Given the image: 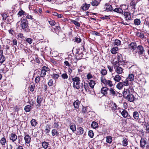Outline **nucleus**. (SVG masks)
Here are the masks:
<instances>
[{"mask_svg":"<svg viewBox=\"0 0 149 149\" xmlns=\"http://www.w3.org/2000/svg\"><path fill=\"white\" fill-rule=\"evenodd\" d=\"M81 89L82 88V91L83 90V87H84L85 90L86 92H89L90 91L89 86L87 83H84V85H83V83L81 84Z\"/></svg>","mask_w":149,"mask_h":149,"instance_id":"f8f14e48","label":"nucleus"},{"mask_svg":"<svg viewBox=\"0 0 149 149\" xmlns=\"http://www.w3.org/2000/svg\"><path fill=\"white\" fill-rule=\"evenodd\" d=\"M25 41L29 44H31L32 43L33 40L30 38H28L26 39Z\"/></svg>","mask_w":149,"mask_h":149,"instance_id":"5fc2aeb1","label":"nucleus"},{"mask_svg":"<svg viewBox=\"0 0 149 149\" xmlns=\"http://www.w3.org/2000/svg\"><path fill=\"white\" fill-rule=\"evenodd\" d=\"M24 13L25 12L24 11L22 10L19 11L17 14V15L20 16H21L22 15H24Z\"/></svg>","mask_w":149,"mask_h":149,"instance_id":"680f3d73","label":"nucleus"},{"mask_svg":"<svg viewBox=\"0 0 149 149\" xmlns=\"http://www.w3.org/2000/svg\"><path fill=\"white\" fill-rule=\"evenodd\" d=\"M0 53H1V56L0 58V63L2 64L5 60V57L3 55V50H0Z\"/></svg>","mask_w":149,"mask_h":149,"instance_id":"dca6fc26","label":"nucleus"},{"mask_svg":"<svg viewBox=\"0 0 149 149\" xmlns=\"http://www.w3.org/2000/svg\"><path fill=\"white\" fill-rule=\"evenodd\" d=\"M122 83V84L123 86H128L130 84V83L127 79H125L124 81L122 80V81H120Z\"/></svg>","mask_w":149,"mask_h":149,"instance_id":"b1692460","label":"nucleus"},{"mask_svg":"<svg viewBox=\"0 0 149 149\" xmlns=\"http://www.w3.org/2000/svg\"><path fill=\"white\" fill-rule=\"evenodd\" d=\"M6 139L4 137H3L0 140V143L2 145H4L6 142Z\"/></svg>","mask_w":149,"mask_h":149,"instance_id":"603ef678","label":"nucleus"},{"mask_svg":"<svg viewBox=\"0 0 149 149\" xmlns=\"http://www.w3.org/2000/svg\"><path fill=\"white\" fill-rule=\"evenodd\" d=\"M94 133L93 132L92 130H90L88 133V136L91 138H93L94 136Z\"/></svg>","mask_w":149,"mask_h":149,"instance_id":"6e6d98bb","label":"nucleus"},{"mask_svg":"<svg viewBox=\"0 0 149 149\" xmlns=\"http://www.w3.org/2000/svg\"><path fill=\"white\" fill-rule=\"evenodd\" d=\"M137 46L135 42H132L128 45V47L130 49H132V52L134 53L135 49L137 48Z\"/></svg>","mask_w":149,"mask_h":149,"instance_id":"39448f33","label":"nucleus"},{"mask_svg":"<svg viewBox=\"0 0 149 149\" xmlns=\"http://www.w3.org/2000/svg\"><path fill=\"white\" fill-rule=\"evenodd\" d=\"M112 141V137L110 136H107L106 137V142L109 143H111Z\"/></svg>","mask_w":149,"mask_h":149,"instance_id":"2f4dec72","label":"nucleus"},{"mask_svg":"<svg viewBox=\"0 0 149 149\" xmlns=\"http://www.w3.org/2000/svg\"><path fill=\"white\" fill-rule=\"evenodd\" d=\"M113 11L115 12L120 13H121L123 12L122 10L119 8H116L113 9Z\"/></svg>","mask_w":149,"mask_h":149,"instance_id":"c9c22d12","label":"nucleus"},{"mask_svg":"<svg viewBox=\"0 0 149 149\" xmlns=\"http://www.w3.org/2000/svg\"><path fill=\"white\" fill-rule=\"evenodd\" d=\"M145 50L142 45H139L137 47L136 50L135 51L134 54H136L138 53V54L140 56L143 55L145 53Z\"/></svg>","mask_w":149,"mask_h":149,"instance_id":"7ed1b4c3","label":"nucleus"},{"mask_svg":"<svg viewBox=\"0 0 149 149\" xmlns=\"http://www.w3.org/2000/svg\"><path fill=\"white\" fill-rule=\"evenodd\" d=\"M136 4L134 0L132 1L130 3V5L131 8L134 9H136Z\"/></svg>","mask_w":149,"mask_h":149,"instance_id":"ea45409f","label":"nucleus"},{"mask_svg":"<svg viewBox=\"0 0 149 149\" xmlns=\"http://www.w3.org/2000/svg\"><path fill=\"white\" fill-rule=\"evenodd\" d=\"M121 114L125 118H127L128 115L127 112L125 110H123L121 112Z\"/></svg>","mask_w":149,"mask_h":149,"instance_id":"4be33fe9","label":"nucleus"},{"mask_svg":"<svg viewBox=\"0 0 149 149\" xmlns=\"http://www.w3.org/2000/svg\"><path fill=\"white\" fill-rule=\"evenodd\" d=\"M107 67L110 72H111L113 71V66L108 65L107 66Z\"/></svg>","mask_w":149,"mask_h":149,"instance_id":"338daca9","label":"nucleus"},{"mask_svg":"<svg viewBox=\"0 0 149 149\" xmlns=\"http://www.w3.org/2000/svg\"><path fill=\"white\" fill-rule=\"evenodd\" d=\"M61 77L63 79H66L68 78V76L66 73H63L61 75Z\"/></svg>","mask_w":149,"mask_h":149,"instance_id":"13d9d810","label":"nucleus"},{"mask_svg":"<svg viewBox=\"0 0 149 149\" xmlns=\"http://www.w3.org/2000/svg\"><path fill=\"white\" fill-rule=\"evenodd\" d=\"M108 89L109 88L106 87H103L101 89V92L104 95H107L108 93L107 91L108 90Z\"/></svg>","mask_w":149,"mask_h":149,"instance_id":"f3484780","label":"nucleus"},{"mask_svg":"<svg viewBox=\"0 0 149 149\" xmlns=\"http://www.w3.org/2000/svg\"><path fill=\"white\" fill-rule=\"evenodd\" d=\"M144 23L147 24H149V17H147L145 19Z\"/></svg>","mask_w":149,"mask_h":149,"instance_id":"774afa93","label":"nucleus"},{"mask_svg":"<svg viewBox=\"0 0 149 149\" xmlns=\"http://www.w3.org/2000/svg\"><path fill=\"white\" fill-rule=\"evenodd\" d=\"M42 100V97L41 95H39L38 96L37 98V102L38 104L37 105V107H39L40 106V104L41 103Z\"/></svg>","mask_w":149,"mask_h":149,"instance_id":"ddd939ff","label":"nucleus"},{"mask_svg":"<svg viewBox=\"0 0 149 149\" xmlns=\"http://www.w3.org/2000/svg\"><path fill=\"white\" fill-rule=\"evenodd\" d=\"M134 76L133 74L131 73L129 74L128 79L131 81H133L134 79Z\"/></svg>","mask_w":149,"mask_h":149,"instance_id":"473e14b6","label":"nucleus"},{"mask_svg":"<svg viewBox=\"0 0 149 149\" xmlns=\"http://www.w3.org/2000/svg\"><path fill=\"white\" fill-rule=\"evenodd\" d=\"M49 143L48 142H46L45 141H44L42 142V146L43 148H44L45 149H46L48 147H49Z\"/></svg>","mask_w":149,"mask_h":149,"instance_id":"a878e982","label":"nucleus"},{"mask_svg":"<svg viewBox=\"0 0 149 149\" xmlns=\"http://www.w3.org/2000/svg\"><path fill=\"white\" fill-rule=\"evenodd\" d=\"M117 107L116 104L115 103H113L112 107V110L113 111H115L117 109Z\"/></svg>","mask_w":149,"mask_h":149,"instance_id":"e2e57ef3","label":"nucleus"},{"mask_svg":"<svg viewBox=\"0 0 149 149\" xmlns=\"http://www.w3.org/2000/svg\"><path fill=\"white\" fill-rule=\"evenodd\" d=\"M31 106L30 105H27L25 107L24 110L26 112H28L31 110Z\"/></svg>","mask_w":149,"mask_h":149,"instance_id":"3c124183","label":"nucleus"},{"mask_svg":"<svg viewBox=\"0 0 149 149\" xmlns=\"http://www.w3.org/2000/svg\"><path fill=\"white\" fill-rule=\"evenodd\" d=\"M126 98L129 101L132 102L134 101V95L131 93L128 97H126Z\"/></svg>","mask_w":149,"mask_h":149,"instance_id":"412c9836","label":"nucleus"},{"mask_svg":"<svg viewBox=\"0 0 149 149\" xmlns=\"http://www.w3.org/2000/svg\"><path fill=\"white\" fill-rule=\"evenodd\" d=\"M73 82V87L77 90L79 89L81 87V85L80 84V78L77 77H73L72 79Z\"/></svg>","mask_w":149,"mask_h":149,"instance_id":"f257e3e1","label":"nucleus"},{"mask_svg":"<svg viewBox=\"0 0 149 149\" xmlns=\"http://www.w3.org/2000/svg\"><path fill=\"white\" fill-rule=\"evenodd\" d=\"M70 128L73 132H74L76 130V126L74 125H71L70 126Z\"/></svg>","mask_w":149,"mask_h":149,"instance_id":"864d4df0","label":"nucleus"},{"mask_svg":"<svg viewBox=\"0 0 149 149\" xmlns=\"http://www.w3.org/2000/svg\"><path fill=\"white\" fill-rule=\"evenodd\" d=\"M106 9V10L109 11H111L113 9V8L112 7V6L111 5L109 4H107L105 5Z\"/></svg>","mask_w":149,"mask_h":149,"instance_id":"bb28decb","label":"nucleus"},{"mask_svg":"<svg viewBox=\"0 0 149 149\" xmlns=\"http://www.w3.org/2000/svg\"><path fill=\"white\" fill-rule=\"evenodd\" d=\"M61 126V124L60 123H54V127H55L59 128Z\"/></svg>","mask_w":149,"mask_h":149,"instance_id":"4d7b16f0","label":"nucleus"},{"mask_svg":"<svg viewBox=\"0 0 149 149\" xmlns=\"http://www.w3.org/2000/svg\"><path fill=\"white\" fill-rule=\"evenodd\" d=\"M118 82V83L116 85V87L118 89L120 90L122 88L123 86L122 84V83H121L120 81Z\"/></svg>","mask_w":149,"mask_h":149,"instance_id":"79ce46f5","label":"nucleus"},{"mask_svg":"<svg viewBox=\"0 0 149 149\" xmlns=\"http://www.w3.org/2000/svg\"><path fill=\"white\" fill-rule=\"evenodd\" d=\"M35 85L33 83H31L30 84L29 89L31 91L33 92L34 91Z\"/></svg>","mask_w":149,"mask_h":149,"instance_id":"4c0bfd02","label":"nucleus"},{"mask_svg":"<svg viewBox=\"0 0 149 149\" xmlns=\"http://www.w3.org/2000/svg\"><path fill=\"white\" fill-rule=\"evenodd\" d=\"M134 24L135 25L138 26L139 25L141 24V21L140 19H136L134 21Z\"/></svg>","mask_w":149,"mask_h":149,"instance_id":"cd10ccee","label":"nucleus"},{"mask_svg":"<svg viewBox=\"0 0 149 149\" xmlns=\"http://www.w3.org/2000/svg\"><path fill=\"white\" fill-rule=\"evenodd\" d=\"M52 77L54 79H58L59 77L58 74L53 73L52 75Z\"/></svg>","mask_w":149,"mask_h":149,"instance_id":"052dcab7","label":"nucleus"},{"mask_svg":"<svg viewBox=\"0 0 149 149\" xmlns=\"http://www.w3.org/2000/svg\"><path fill=\"white\" fill-rule=\"evenodd\" d=\"M133 116L134 118L136 120H137L139 118V114L137 111H135L133 112Z\"/></svg>","mask_w":149,"mask_h":149,"instance_id":"e433bc0d","label":"nucleus"},{"mask_svg":"<svg viewBox=\"0 0 149 149\" xmlns=\"http://www.w3.org/2000/svg\"><path fill=\"white\" fill-rule=\"evenodd\" d=\"M101 82L103 83L106 86L112 87L113 86L112 81L106 79L104 77L102 76L100 78Z\"/></svg>","mask_w":149,"mask_h":149,"instance_id":"f03ea898","label":"nucleus"},{"mask_svg":"<svg viewBox=\"0 0 149 149\" xmlns=\"http://www.w3.org/2000/svg\"><path fill=\"white\" fill-rule=\"evenodd\" d=\"M90 6V4H84L81 7V8L83 10L86 11L88 9Z\"/></svg>","mask_w":149,"mask_h":149,"instance_id":"a211bd4d","label":"nucleus"},{"mask_svg":"<svg viewBox=\"0 0 149 149\" xmlns=\"http://www.w3.org/2000/svg\"><path fill=\"white\" fill-rule=\"evenodd\" d=\"M52 133L53 136H56L58 134V133L57 132L56 130L55 129H53L52 130Z\"/></svg>","mask_w":149,"mask_h":149,"instance_id":"49530a36","label":"nucleus"},{"mask_svg":"<svg viewBox=\"0 0 149 149\" xmlns=\"http://www.w3.org/2000/svg\"><path fill=\"white\" fill-rule=\"evenodd\" d=\"M123 96L125 98L128 97L131 94L129 89L125 88L124 89V91H123Z\"/></svg>","mask_w":149,"mask_h":149,"instance_id":"6e6552de","label":"nucleus"},{"mask_svg":"<svg viewBox=\"0 0 149 149\" xmlns=\"http://www.w3.org/2000/svg\"><path fill=\"white\" fill-rule=\"evenodd\" d=\"M117 60L120 61V62H121L123 60L122 58V55L120 54H117Z\"/></svg>","mask_w":149,"mask_h":149,"instance_id":"8fccbe9b","label":"nucleus"},{"mask_svg":"<svg viewBox=\"0 0 149 149\" xmlns=\"http://www.w3.org/2000/svg\"><path fill=\"white\" fill-rule=\"evenodd\" d=\"M128 139L126 138H123L122 141V145L123 146H126L128 145Z\"/></svg>","mask_w":149,"mask_h":149,"instance_id":"393cba45","label":"nucleus"},{"mask_svg":"<svg viewBox=\"0 0 149 149\" xmlns=\"http://www.w3.org/2000/svg\"><path fill=\"white\" fill-rule=\"evenodd\" d=\"M73 105L75 109H78L79 105V100H76L73 103Z\"/></svg>","mask_w":149,"mask_h":149,"instance_id":"5701e85b","label":"nucleus"},{"mask_svg":"<svg viewBox=\"0 0 149 149\" xmlns=\"http://www.w3.org/2000/svg\"><path fill=\"white\" fill-rule=\"evenodd\" d=\"M17 139V135L14 133H12L10 135V140L12 141L13 142L15 141Z\"/></svg>","mask_w":149,"mask_h":149,"instance_id":"2eb2a0df","label":"nucleus"},{"mask_svg":"<svg viewBox=\"0 0 149 149\" xmlns=\"http://www.w3.org/2000/svg\"><path fill=\"white\" fill-rule=\"evenodd\" d=\"M49 24L52 26L55 25L56 24L55 22L52 20H50V21H49Z\"/></svg>","mask_w":149,"mask_h":149,"instance_id":"bf43d9fd","label":"nucleus"},{"mask_svg":"<svg viewBox=\"0 0 149 149\" xmlns=\"http://www.w3.org/2000/svg\"><path fill=\"white\" fill-rule=\"evenodd\" d=\"M89 84L90 87L92 88H94V86L95 84L94 81L93 80H91Z\"/></svg>","mask_w":149,"mask_h":149,"instance_id":"a19ab883","label":"nucleus"},{"mask_svg":"<svg viewBox=\"0 0 149 149\" xmlns=\"http://www.w3.org/2000/svg\"><path fill=\"white\" fill-rule=\"evenodd\" d=\"M31 123L32 126L35 127L37 124V122L36 120L32 119L31 121Z\"/></svg>","mask_w":149,"mask_h":149,"instance_id":"09e8293b","label":"nucleus"},{"mask_svg":"<svg viewBox=\"0 0 149 149\" xmlns=\"http://www.w3.org/2000/svg\"><path fill=\"white\" fill-rule=\"evenodd\" d=\"M24 139L26 145H28V144H30L31 141V139L29 134H25L24 138Z\"/></svg>","mask_w":149,"mask_h":149,"instance_id":"423d86ee","label":"nucleus"},{"mask_svg":"<svg viewBox=\"0 0 149 149\" xmlns=\"http://www.w3.org/2000/svg\"><path fill=\"white\" fill-rule=\"evenodd\" d=\"M77 134L78 135H81L84 133V130L83 128L81 127H80L77 129Z\"/></svg>","mask_w":149,"mask_h":149,"instance_id":"6ab92c4d","label":"nucleus"},{"mask_svg":"<svg viewBox=\"0 0 149 149\" xmlns=\"http://www.w3.org/2000/svg\"><path fill=\"white\" fill-rule=\"evenodd\" d=\"M91 5L93 6H97L99 5L100 3L97 1L95 0L91 2Z\"/></svg>","mask_w":149,"mask_h":149,"instance_id":"c03bdc74","label":"nucleus"},{"mask_svg":"<svg viewBox=\"0 0 149 149\" xmlns=\"http://www.w3.org/2000/svg\"><path fill=\"white\" fill-rule=\"evenodd\" d=\"M40 80V77L39 76L36 77L35 79V81L36 83H38Z\"/></svg>","mask_w":149,"mask_h":149,"instance_id":"0e129e2a","label":"nucleus"},{"mask_svg":"<svg viewBox=\"0 0 149 149\" xmlns=\"http://www.w3.org/2000/svg\"><path fill=\"white\" fill-rule=\"evenodd\" d=\"M1 15L3 17V20L4 21H5L8 17L7 14L6 13H2L1 14Z\"/></svg>","mask_w":149,"mask_h":149,"instance_id":"de8ad7c7","label":"nucleus"},{"mask_svg":"<svg viewBox=\"0 0 149 149\" xmlns=\"http://www.w3.org/2000/svg\"><path fill=\"white\" fill-rule=\"evenodd\" d=\"M121 44V41L119 40L116 39L115 40L114 42L113 43V45L114 46L116 45L118 46L120 45Z\"/></svg>","mask_w":149,"mask_h":149,"instance_id":"72a5a7b5","label":"nucleus"},{"mask_svg":"<svg viewBox=\"0 0 149 149\" xmlns=\"http://www.w3.org/2000/svg\"><path fill=\"white\" fill-rule=\"evenodd\" d=\"M122 76L119 75V74H117L115 75L114 76H112V77L113 78V80L116 81V82H119L121 80Z\"/></svg>","mask_w":149,"mask_h":149,"instance_id":"9d476101","label":"nucleus"},{"mask_svg":"<svg viewBox=\"0 0 149 149\" xmlns=\"http://www.w3.org/2000/svg\"><path fill=\"white\" fill-rule=\"evenodd\" d=\"M114 68L115 70V72L118 74H121L123 72V68L119 66L114 67Z\"/></svg>","mask_w":149,"mask_h":149,"instance_id":"9b49d317","label":"nucleus"},{"mask_svg":"<svg viewBox=\"0 0 149 149\" xmlns=\"http://www.w3.org/2000/svg\"><path fill=\"white\" fill-rule=\"evenodd\" d=\"M21 26L23 29H25L28 26V22L25 19H23L21 21Z\"/></svg>","mask_w":149,"mask_h":149,"instance_id":"0eeeda50","label":"nucleus"},{"mask_svg":"<svg viewBox=\"0 0 149 149\" xmlns=\"http://www.w3.org/2000/svg\"><path fill=\"white\" fill-rule=\"evenodd\" d=\"M120 62V61H119L118 60H117V61H113V68H114V67L119 66V65H120L119 62Z\"/></svg>","mask_w":149,"mask_h":149,"instance_id":"58836bf2","label":"nucleus"},{"mask_svg":"<svg viewBox=\"0 0 149 149\" xmlns=\"http://www.w3.org/2000/svg\"><path fill=\"white\" fill-rule=\"evenodd\" d=\"M127 118L129 120L128 121L129 122V123L131 124H133L134 120L133 118H132L129 115H128V117Z\"/></svg>","mask_w":149,"mask_h":149,"instance_id":"c756f323","label":"nucleus"},{"mask_svg":"<svg viewBox=\"0 0 149 149\" xmlns=\"http://www.w3.org/2000/svg\"><path fill=\"white\" fill-rule=\"evenodd\" d=\"M123 14L125 16L126 20H130L131 19V15L130 13L124 12Z\"/></svg>","mask_w":149,"mask_h":149,"instance_id":"4468645a","label":"nucleus"},{"mask_svg":"<svg viewBox=\"0 0 149 149\" xmlns=\"http://www.w3.org/2000/svg\"><path fill=\"white\" fill-rule=\"evenodd\" d=\"M146 128V130L147 132L149 133V123H147L145 125Z\"/></svg>","mask_w":149,"mask_h":149,"instance_id":"69168bd1","label":"nucleus"},{"mask_svg":"<svg viewBox=\"0 0 149 149\" xmlns=\"http://www.w3.org/2000/svg\"><path fill=\"white\" fill-rule=\"evenodd\" d=\"M118 50V48L117 47H113L111 49V52L113 54H116Z\"/></svg>","mask_w":149,"mask_h":149,"instance_id":"aec40b11","label":"nucleus"},{"mask_svg":"<svg viewBox=\"0 0 149 149\" xmlns=\"http://www.w3.org/2000/svg\"><path fill=\"white\" fill-rule=\"evenodd\" d=\"M100 73L103 76L106 75L107 74V71L106 69H102L100 71Z\"/></svg>","mask_w":149,"mask_h":149,"instance_id":"a18cd8bd","label":"nucleus"},{"mask_svg":"<svg viewBox=\"0 0 149 149\" xmlns=\"http://www.w3.org/2000/svg\"><path fill=\"white\" fill-rule=\"evenodd\" d=\"M74 24L76 27H79L80 26L79 23L78 22L74 20H72L71 21Z\"/></svg>","mask_w":149,"mask_h":149,"instance_id":"37998d69","label":"nucleus"},{"mask_svg":"<svg viewBox=\"0 0 149 149\" xmlns=\"http://www.w3.org/2000/svg\"><path fill=\"white\" fill-rule=\"evenodd\" d=\"M108 91H109V95H111L113 96H116V94L118 93L113 88H109Z\"/></svg>","mask_w":149,"mask_h":149,"instance_id":"1a4fd4ad","label":"nucleus"},{"mask_svg":"<svg viewBox=\"0 0 149 149\" xmlns=\"http://www.w3.org/2000/svg\"><path fill=\"white\" fill-rule=\"evenodd\" d=\"M49 69L48 68L44 66L41 71L39 72L40 77H45L46 74V72L49 71Z\"/></svg>","mask_w":149,"mask_h":149,"instance_id":"20e7f679","label":"nucleus"},{"mask_svg":"<svg viewBox=\"0 0 149 149\" xmlns=\"http://www.w3.org/2000/svg\"><path fill=\"white\" fill-rule=\"evenodd\" d=\"M50 128L48 125H47L46 126V129L45 130H43V132L46 134L49 133L50 131Z\"/></svg>","mask_w":149,"mask_h":149,"instance_id":"7c9ffc66","label":"nucleus"},{"mask_svg":"<svg viewBox=\"0 0 149 149\" xmlns=\"http://www.w3.org/2000/svg\"><path fill=\"white\" fill-rule=\"evenodd\" d=\"M98 125L97 123L93 122L91 125V127L94 129H95L98 127Z\"/></svg>","mask_w":149,"mask_h":149,"instance_id":"f704fd0d","label":"nucleus"},{"mask_svg":"<svg viewBox=\"0 0 149 149\" xmlns=\"http://www.w3.org/2000/svg\"><path fill=\"white\" fill-rule=\"evenodd\" d=\"M146 143V141L144 139H141L140 140V146L141 147L144 146Z\"/></svg>","mask_w":149,"mask_h":149,"instance_id":"c85d7f7f","label":"nucleus"}]
</instances>
